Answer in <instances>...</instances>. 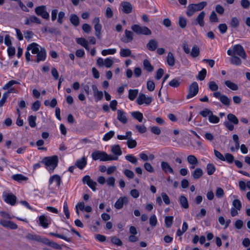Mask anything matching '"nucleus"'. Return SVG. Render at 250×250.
<instances>
[{
  "mask_svg": "<svg viewBox=\"0 0 250 250\" xmlns=\"http://www.w3.org/2000/svg\"><path fill=\"white\" fill-rule=\"evenodd\" d=\"M200 54V49L198 46L196 45H194L191 49V51L190 52V55L193 58H196L198 57Z\"/></svg>",
  "mask_w": 250,
  "mask_h": 250,
  "instance_id": "39",
  "label": "nucleus"
},
{
  "mask_svg": "<svg viewBox=\"0 0 250 250\" xmlns=\"http://www.w3.org/2000/svg\"><path fill=\"white\" fill-rule=\"evenodd\" d=\"M28 51L31 50L33 54H37L40 50L39 48V45L36 42H33L29 44L27 47Z\"/></svg>",
  "mask_w": 250,
  "mask_h": 250,
  "instance_id": "21",
  "label": "nucleus"
},
{
  "mask_svg": "<svg viewBox=\"0 0 250 250\" xmlns=\"http://www.w3.org/2000/svg\"><path fill=\"white\" fill-rule=\"evenodd\" d=\"M175 58L173 55V54L169 52L167 56V62L168 65L170 66H173L175 64Z\"/></svg>",
  "mask_w": 250,
  "mask_h": 250,
  "instance_id": "32",
  "label": "nucleus"
},
{
  "mask_svg": "<svg viewBox=\"0 0 250 250\" xmlns=\"http://www.w3.org/2000/svg\"><path fill=\"white\" fill-rule=\"evenodd\" d=\"M179 202L181 206L184 208H188V204L187 199L184 195H181L179 197Z\"/></svg>",
  "mask_w": 250,
  "mask_h": 250,
  "instance_id": "35",
  "label": "nucleus"
},
{
  "mask_svg": "<svg viewBox=\"0 0 250 250\" xmlns=\"http://www.w3.org/2000/svg\"><path fill=\"white\" fill-rule=\"evenodd\" d=\"M26 238L30 241H35L43 243L45 237H42L40 235L28 233L26 235Z\"/></svg>",
  "mask_w": 250,
  "mask_h": 250,
  "instance_id": "16",
  "label": "nucleus"
},
{
  "mask_svg": "<svg viewBox=\"0 0 250 250\" xmlns=\"http://www.w3.org/2000/svg\"><path fill=\"white\" fill-rule=\"evenodd\" d=\"M149 224L151 226L155 227L157 223L156 217L155 215H152L150 216L149 219Z\"/></svg>",
  "mask_w": 250,
  "mask_h": 250,
  "instance_id": "60",
  "label": "nucleus"
},
{
  "mask_svg": "<svg viewBox=\"0 0 250 250\" xmlns=\"http://www.w3.org/2000/svg\"><path fill=\"white\" fill-rule=\"evenodd\" d=\"M117 119L124 124L127 123V119L125 116V113L122 110L119 109L117 110Z\"/></svg>",
  "mask_w": 250,
  "mask_h": 250,
  "instance_id": "20",
  "label": "nucleus"
},
{
  "mask_svg": "<svg viewBox=\"0 0 250 250\" xmlns=\"http://www.w3.org/2000/svg\"><path fill=\"white\" fill-rule=\"evenodd\" d=\"M233 50L235 54L239 56L243 59H246L247 55L242 45L240 44L234 45L233 46Z\"/></svg>",
  "mask_w": 250,
  "mask_h": 250,
  "instance_id": "10",
  "label": "nucleus"
},
{
  "mask_svg": "<svg viewBox=\"0 0 250 250\" xmlns=\"http://www.w3.org/2000/svg\"><path fill=\"white\" fill-rule=\"evenodd\" d=\"M131 51L128 48H122L120 54L122 57H127L131 56Z\"/></svg>",
  "mask_w": 250,
  "mask_h": 250,
  "instance_id": "42",
  "label": "nucleus"
},
{
  "mask_svg": "<svg viewBox=\"0 0 250 250\" xmlns=\"http://www.w3.org/2000/svg\"><path fill=\"white\" fill-rule=\"evenodd\" d=\"M173 217L171 216H166L165 218V225L167 228H169L172 224Z\"/></svg>",
  "mask_w": 250,
  "mask_h": 250,
  "instance_id": "50",
  "label": "nucleus"
},
{
  "mask_svg": "<svg viewBox=\"0 0 250 250\" xmlns=\"http://www.w3.org/2000/svg\"><path fill=\"white\" fill-rule=\"evenodd\" d=\"M230 25L233 28H237L239 25V21L236 17H233L230 21Z\"/></svg>",
  "mask_w": 250,
  "mask_h": 250,
  "instance_id": "53",
  "label": "nucleus"
},
{
  "mask_svg": "<svg viewBox=\"0 0 250 250\" xmlns=\"http://www.w3.org/2000/svg\"><path fill=\"white\" fill-rule=\"evenodd\" d=\"M53 182H56L57 186L59 187L61 182V177L57 174H55L51 176L49 180V185L52 184Z\"/></svg>",
  "mask_w": 250,
  "mask_h": 250,
  "instance_id": "22",
  "label": "nucleus"
},
{
  "mask_svg": "<svg viewBox=\"0 0 250 250\" xmlns=\"http://www.w3.org/2000/svg\"><path fill=\"white\" fill-rule=\"evenodd\" d=\"M111 152L117 155L116 157L122 155V151L120 146L119 145H113L111 146Z\"/></svg>",
  "mask_w": 250,
  "mask_h": 250,
  "instance_id": "31",
  "label": "nucleus"
},
{
  "mask_svg": "<svg viewBox=\"0 0 250 250\" xmlns=\"http://www.w3.org/2000/svg\"><path fill=\"white\" fill-rule=\"evenodd\" d=\"M0 224L4 228H9L11 229H16L18 228L17 225L11 221L0 219Z\"/></svg>",
  "mask_w": 250,
  "mask_h": 250,
  "instance_id": "11",
  "label": "nucleus"
},
{
  "mask_svg": "<svg viewBox=\"0 0 250 250\" xmlns=\"http://www.w3.org/2000/svg\"><path fill=\"white\" fill-rule=\"evenodd\" d=\"M206 1H202L197 4H190L188 6L186 14L188 16L191 17L196 11L202 10L207 5Z\"/></svg>",
  "mask_w": 250,
  "mask_h": 250,
  "instance_id": "3",
  "label": "nucleus"
},
{
  "mask_svg": "<svg viewBox=\"0 0 250 250\" xmlns=\"http://www.w3.org/2000/svg\"><path fill=\"white\" fill-rule=\"evenodd\" d=\"M91 156L93 160H100L102 161H108L117 160L118 157H114L108 155L106 152L100 151H95L91 154Z\"/></svg>",
  "mask_w": 250,
  "mask_h": 250,
  "instance_id": "2",
  "label": "nucleus"
},
{
  "mask_svg": "<svg viewBox=\"0 0 250 250\" xmlns=\"http://www.w3.org/2000/svg\"><path fill=\"white\" fill-rule=\"evenodd\" d=\"M14 90V88H10L7 92L3 94L2 97L0 100V107L3 105L6 102L7 99L9 97L10 93L13 92Z\"/></svg>",
  "mask_w": 250,
  "mask_h": 250,
  "instance_id": "24",
  "label": "nucleus"
},
{
  "mask_svg": "<svg viewBox=\"0 0 250 250\" xmlns=\"http://www.w3.org/2000/svg\"><path fill=\"white\" fill-rule=\"evenodd\" d=\"M95 30V36L99 39L101 38L102 25L100 23V19L98 17L95 18L92 21Z\"/></svg>",
  "mask_w": 250,
  "mask_h": 250,
  "instance_id": "9",
  "label": "nucleus"
},
{
  "mask_svg": "<svg viewBox=\"0 0 250 250\" xmlns=\"http://www.w3.org/2000/svg\"><path fill=\"white\" fill-rule=\"evenodd\" d=\"M161 167L162 169L165 173H169L171 174L174 173L173 168L171 167V166L167 162L165 161L162 162L161 163Z\"/></svg>",
  "mask_w": 250,
  "mask_h": 250,
  "instance_id": "18",
  "label": "nucleus"
},
{
  "mask_svg": "<svg viewBox=\"0 0 250 250\" xmlns=\"http://www.w3.org/2000/svg\"><path fill=\"white\" fill-rule=\"evenodd\" d=\"M43 244L49 246L50 247H51L56 249L60 250L62 249L61 246L58 244L53 241H50L49 239L46 238H44Z\"/></svg>",
  "mask_w": 250,
  "mask_h": 250,
  "instance_id": "26",
  "label": "nucleus"
},
{
  "mask_svg": "<svg viewBox=\"0 0 250 250\" xmlns=\"http://www.w3.org/2000/svg\"><path fill=\"white\" fill-rule=\"evenodd\" d=\"M208 120L209 122L213 124L218 123L219 121V118L212 114V112L209 116Z\"/></svg>",
  "mask_w": 250,
  "mask_h": 250,
  "instance_id": "56",
  "label": "nucleus"
},
{
  "mask_svg": "<svg viewBox=\"0 0 250 250\" xmlns=\"http://www.w3.org/2000/svg\"><path fill=\"white\" fill-rule=\"evenodd\" d=\"M205 12L204 11H202L196 18V21L201 27H203L205 25L204 19L205 17Z\"/></svg>",
  "mask_w": 250,
  "mask_h": 250,
  "instance_id": "28",
  "label": "nucleus"
},
{
  "mask_svg": "<svg viewBox=\"0 0 250 250\" xmlns=\"http://www.w3.org/2000/svg\"><path fill=\"white\" fill-rule=\"evenodd\" d=\"M34 23L41 24V21L39 18L34 15L30 16L29 17L26 18L25 20L24 24L25 25H29Z\"/></svg>",
  "mask_w": 250,
  "mask_h": 250,
  "instance_id": "14",
  "label": "nucleus"
},
{
  "mask_svg": "<svg viewBox=\"0 0 250 250\" xmlns=\"http://www.w3.org/2000/svg\"><path fill=\"white\" fill-rule=\"evenodd\" d=\"M59 162L58 157L56 155L45 157L42 161V163L44 164L46 168L50 173H52L54 169L57 167Z\"/></svg>",
  "mask_w": 250,
  "mask_h": 250,
  "instance_id": "1",
  "label": "nucleus"
},
{
  "mask_svg": "<svg viewBox=\"0 0 250 250\" xmlns=\"http://www.w3.org/2000/svg\"><path fill=\"white\" fill-rule=\"evenodd\" d=\"M152 101V98L146 97L144 94L141 93L137 99L136 102L138 105H142L145 104L147 105L150 104Z\"/></svg>",
  "mask_w": 250,
  "mask_h": 250,
  "instance_id": "8",
  "label": "nucleus"
},
{
  "mask_svg": "<svg viewBox=\"0 0 250 250\" xmlns=\"http://www.w3.org/2000/svg\"><path fill=\"white\" fill-rule=\"evenodd\" d=\"M87 164L86 158L83 157L80 159H78L75 163V166L80 169H83Z\"/></svg>",
  "mask_w": 250,
  "mask_h": 250,
  "instance_id": "23",
  "label": "nucleus"
},
{
  "mask_svg": "<svg viewBox=\"0 0 250 250\" xmlns=\"http://www.w3.org/2000/svg\"><path fill=\"white\" fill-rule=\"evenodd\" d=\"M215 167L212 164H208L207 165V172L208 175H211L215 171Z\"/></svg>",
  "mask_w": 250,
  "mask_h": 250,
  "instance_id": "44",
  "label": "nucleus"
},
{
  "mask_svg": "<svg viewBox=\"0 0 250 250\" xmlns=\"http://www.w3.org/2000/svg\"><path fill=\"white\" fill-rule=\"evenodd\" d=\"M128 202V200L126 197H121L115 202L114 207L116 209H119L123 207L124 204H127Z\"/></svg>",
  "mask_w": 250,
  "mask_h": 250,
  "instance_id": "12",
  "label": "nucleus"
},
{
  "mask_svg": "<svg viewBox=\"0 0 250 250\" xmlns=\"http://www.w3.org/2000/svg\"><path fill=\"white\" fill-rule=\"evenodd\" d=\"M225 161H227L229 164L232 163L234 161L233 156L230 153H226L224 156Z\"/></svg>",
  "mask_w": 250,
  "mask_h": 250,
  "instance_id": "63",
  "label": "nucleus"
},
{
  "mask_svg": "<svg viewBox=\"0 0 250 250\" xmlns=\"http://www.w3.org/2000/svg\"><path fill=\"white\" fill-rule=\"evenodd\" d=\"M121 4L123 7L122 10L124 13L129 14L131 12L132 7L129 2L126 1L122 2Z\"/></svg>",
  "mask_w": 250,
  "mask_h": 250,
  "instance_id": "19",
  "label": "nucleus"
},
{
  "mask_svg": "<svg viewBox=\"0 0 250 250\" xmlns=\"http://www.w3.org/2000/svg\"><path fill=\"white\" fill-rule=\"evenodd\" d=\"M203 175V170L199 167L196 168L192 173L193 178L197 180L201 178Z\"/></svg>",
  "mask_w": 250,
  "mask_h": 250,
  "instance_id": "25",
  "label": "nucleus"
},
{
  "mask_svg": "<svg viewBox=\"0 0 250 250\" xmlns=\"http://www.w3.org/2000/svg\"><path fill=\"white\" fill-rule=\"evenodd\" d=\"M144 69L148 72H152L153 70V66L150 64L149 61L145 59L143 61Z\"/></svg>",
  "mask_w": 250,
  "mask_h": 250,
  "instance_id": "34",
  "label": "nucleus"
},
{
  "mask_svg": "<svg viewBox=\"0 0 250 250\" xmlns=\"http://www.w3.org/2000/svg\"><path fill=\"white\" fill-rule=\"evenodd\" d=\"M111 241L113 244L117 246H122L123 244L122 241L116 236L111 237Z\"/></svg>",
  "mask_w": 250,
  "mask_h": 250,
  "instance_id": "61",
  "label": "nucleus"
},
{
  "mask_svg": "<svg viewBox=\"0 0 250 250\" xmlns=\"http://www.w3.org/2000/svg\"><path fill=\"white\" fill-rule=\"evenodd\" d=\"M207 75V70L205 68H203L199 72L197 76V79L200 81H203L205 79Z\"/></svg>",
  "mask_w": 250,
  "mask_h": 250,
  "instance_id": "49",
  "label": "nucleus"
},
{
  "mask_svg": "<svg viewBox=\"0 0 250 250\" xmlns=\"http://www.w3.org/2000/svg\"><path fill=\"white\" fill-rule=\"evenodd\" d=\"M199 91L198 84L197 82H193L188 88V93L186 96V98L188 99L194 97L197 95Z\"/></svg>",
  "mask_w": 250,
  "mask_h": 250,
  "instance_id": "5",
  "label": "nucleus"
},
{
  "mask_svg": "<svg viewBox=\"0 0 250 250\" xmlns=\"http://www.w3.org/2000/svg\"><path fill=\"white\" fill-rule=\"evenodd\" d=\"M19 83H20L17 81L11 80L2 87V89L3 90H8L10 88H11V87L12 86H13L14 84H19Z\"/></svg>",
  "mask_w": 250,
  "mask_h": 250,
  "instance_id": "43",
  "label": "nucleus"
},
{
  "mask_svg": "<svg viewBox=\"0 0 250 250\" xmlns=\"http://www.w3.org/2000/svg\"><path fill=\"white\" fill-rule=\"evenodd\" d=\"M40 224L44 228L48 227V219L44 215H41L39 218Z\"/></svg>",
  "mask_w": 250,
  "mask_h": 250,
  "instance_id": "33",
  "label": "nucleus"
},
{
  "mask_svg": "<svg viewBox=\"0 0 250 250\" xmlns=\"http://www.w3.org/2000/svg\"><path fill=\"white\" fill-rule=\"evenodd\" d=\"M225 84L232 90H237L238 89V85L230 81H226Z\"/></svg>",
  "mask_w": 250,
  "mask_h": 250,
  "instance_id": "40",
  "label": "nucleus"
},
{
  "mask_svg": "<svg viewBox=\"0 0 250 250\" xmlns=\"http://www.w3.org/2000/svg\"><path fill=\"white\" fill-rule=\"evenodd\" d=\"M116 52V49L115 48L104 49L102 50V54L103 56H106L108 54H114Z\"/></svg>",
  "mask_w": 250,
  "mask_h": 250,
  "instance_id": "58",
  "label": "nucleus"
},
{
  "mask_svg": "<svg viewBox=\"0 0 250 250\" xmlns=\"http://www.w3.org/2000/svg\"><path fill=\"white\" fill-rule=\"evenodd\" d=\"M157 42L155 40H150L146 44L147 49L152 51L155 50L157 48Z\"/></svg>",
  "mask_w": 250,
  "mask_h": 250,
  "instance_id": "27",
  "label": "nucleus"
},
{
  "mask_svg": "<svg viewBox=\"0 0 250 250\" xmlns=\"http://www.w3.org/2000/svg\"><path fill=\"white\" fill-rule=\"evenodd\" d=\"M209 19L211 22H217L219 21L217 15L214 11L211 13Z\"/></svg>",
  "mask_w": 250,
  "mask_h": 250,
  "instance_id": "57",
  "label": "nucleus"
},
{
  "mask_svg": "<svg viewBox=\"0 0 250 250\" xmlns=\"http://www.w3.org/2000/svg\"><path fill=\"white\" fill-rule=\"evenodd\" d=\"M187 21L186 19L183 17L180 16L179 17L178 24L182 28H184L186 27Z\"/></svg>",
  "mask_w": 250,
  "mask_h": 250,
  "instance_id": "47",
  "label": "nucleus"
},
{
  "mask_svg": "<svg viewBox=\"0 0 250 250\" xmlns=\"http://www.w3.org/2000/svg\"><path fill=\"white\" fill-rule=\"evenodd\" d=\"M230 62L232 64L238 66L240 65L242 63L241 60L236 56L231 57L230 58Z\"/></svg>",
  "mask_w": 250,
  "mask_h": 250,
  "instance_id": "38",
  "label": "nucleus"
},
{
  "mask_svg": "<svg viewBox=\"0 0 250 250\" xmlns=\"http://www.w3.org/2000/svg\"><path fill=\"white\" fill-rule=\"evenodd\" d=\"M232 206L234 208H237L238 210H240L242 208V205L241 201L237 199H234L232 202Z\"/></svg>",
  "mask_w": 250,
  "mask_h": 250,
  "instance_id": "54",
  "label": "nucleus"
},
{
  "mask_svg": "<svg viewBox=\"0 0 250 250\" xmlns=\"http://www.w3.org/2000/svg\"><path fill=\"white\" fill-rule=\"evenodd\" d=\"M49 234L52 235V236H54L58 237L59 238L63 239V240H65L67 242H70L71 241V238H68L67 237H66V236H65L64 235H63L59 234L58 233H54V232H50L49 233Z\"/></svg>",
  "mask_w": 250,
  "mask_h": 250,
  "instance_id": "51",
  "label": "nucleus"
},
{
  "mask_svg": "<svg viewBox=\"0 0 250 250\" xmlns=\"http://www.w3.org/2000/svg\"><path fill=\"white\" fill-rule=\"evenodd\" d=\"M70 22L74 26H77L80 23V19L76 14H71L69 18Z\"/></svg>",
  "mask_w": 250,
  "mask_h": 250,
  "instance_id": "30",
  "label": "nucleus"
},
{
  "mask_svg": "<svg viewBox=\"0 0 250 250\" xmlns=\"http://www.w3.org/2000/svg\"><path fill=\"white\" fill-rule=\"evenodd\" d=\"M232 139H233V142L235 143V149H236V150H237L239 149V148L240 147L239 138H238V135L236 134L233 135Z\"/></svg>",
  "mask_w": 250,
  "mask_h": 250,
  "instance_id": "62",
  "label": "nucleus"
},
{
  "mask_svg": "<svg viewBox=\"0 0 250 250\" xmlns=\"http://www.w3.org/2000/svg\"><path fill=\"white\" fill-rule=\"evenodd\" d=\"M208 86L209 90L211 91L217 92L218 89V86L214 81H210L208 83Z\"/></svg>",
  "mask_w": 250,
  "mask_h": 250,
  "instance_id": "45",
  "label": "nucleus"
},
{
  "mask_svg": "<svg viewBox=\"0 0 250 250\" xmlns=\"http://www.w3.org/2000/svg\"><path fill=\"white\" fill-rule=\"evenodd\" d=\"M228 120L231 122V123H233L234 125H237L238 124L239 121L236 116L233 114L229 113L227 116Z\"/></svg>",
  "mask_w": 250,
  "mask_h": 250,
  "instance_id": "41",
  "label": "nucleus"
},
{
  "mask_svg": "<svg viewBox=\"0 0 250 250\" xmlns=\"http://www.w3.org/2000/svg\"><path fill=\"white\" fill-rule=\"evenodd\" d=\"M36 62H39L41 61H44L46 57V51L44 47H41L40 50L36 54Z\"/></svg>",
  "mask_w": 250,
  "mask_h": 250,
  "instance_id": "13",
  "label": "nucleus"
},
{
  "mask_svg": "<svg viewBox=\"0 0 250 250\" xmlns=\"http://www.w3.org/2000/svg\"><path fill=\"white\" fill-rule=\"evenodd\" d=\"M180 84V83L177 79H174L169 83V85L173 87H177L179 86Z\"/></svg>",
  "mask_w": 250,
  "mask_h": 250,
  "instance_id": "64",
  "label": "nucleus"
},
{
  "mask_svg": "<svg viewBox=\"0 0 250 250\" xmlns=\"http://www.w3.org/2000/svg\"><path fill=\"white\" fill-rule=\"evenodd\" d=\"M144 167L145 169L150 173H153L154 171V169L151 165L147 162L145 163L144 164Z\"/></svg>",
  "mask_w": 250,
  "mask_h": 250,
  "instance_id": "55",
  "label": "nucleus"
},
{
  "mask_svg": "<svg viewBox=\"0 0 250 250\" xmlns=\"http://www.w3.org/2000/svg\"><path fill=\"white\" fill-rule=\"evenodd\" d=\"M35 13L42 18L48 20L49 19V14L46 11V7L45 5L37 6L35 9Z\"/></svg>",
  "mask_w": 250,
  "mask_h": 250,
  "instance_id": "6",
  "label": "nucleus"
},
{
  "mask_svg": "<svg viewBox=\"0 0 250 250\" xmlns=\"http://www.w3.org/2000/svg\"><path fill=\"white\" fill-rule=\"evenodd\" d=\"M138 94V89H129L128 91V98L131 101H133Z\"/></svg>",
  "mask_w": 250,
  "mask_h": 250,
  "instance_id": "37",
  "label": "nucleus"
},
{
  "mask_svg": "<svg viewBox=\"0 0 250 250\" xmlns=\"http://www.w3.org/2000/svg\"><path fill=\"white\" fill-rule=\"evenodd\" d=\"M12 179L16 181H26L27 178L22 174H15L12 176Z\"/></svg>",
  "mask_w": 250,
  "mask_h": 250,
  "instance_id": "48",
  "label": "nucleus"
},
{
  "mask_svg": "<svg viewBox=\"0 0 250 250\" xmlns=\"http://www.w3.org/2000/svg\"><path fill=\"white\" fill-rule=\"evenodd\" d=\"M213 96L219 99L221 103L226 106H229L231 103V100L227 96L222 95L219 91L215 92L213 94Z\"/></svg>",
  "mask_w": 250,
  "mask_h": 250,
  "instance_id": "7",
  "label": "nucleus"
},
{
  "mask_svg": "<svg viewBox=\"0 0 250 250\" xmlns=\"http://www.w3.org/2000/svg\"><path fill=\"white\" fill-rule=\"evenodd\" d=\"M4 200L11 205H14L16 202L17 198L12 194H7L3 195Z\"/></svg>",
  "mask_w": 250,
  "mask_h": 250,
  "instance_id": "17",
  "label": "nucleus"
},
{
  "mask_svg": "<svg viewBox=\"0 0 250 250\" xmlns=\"http://www.w3.org/2000/svg\"><path fill=\"white\" fill-rule=\"evenodd\" d=\"M187 161L190 165H198V164L197 158L193 155H190L187 157Z\"/></svg>",
  "mask_w": 250,
  "mask_h": 250,
  "instance_id": "36",
  "label": "nucleus"
},
{
  "mask_svg": "<svg viewBox=\"0 0 250 250\" xmlns=\"http://www.w3.org/2000/svg\"><path fill=\"white\" fill-rule=\"evenodd\" d=\"M131 29L137 35L149 36L152 34L151 31L148 27L139 24H133Z\"/></svg>",
  "mask_w": 250,
  "mask_h": 250,
  "instance_id": "4",
  "label": "nucleus"
},
{
  "mask_svg": "<svg viewBox=\"0 0 250 250\" xmlns=\"http://www.w3.org/2000/svg\"><path fill=\"white\" fill-rule=\"evenodd\" d=\"M123 172L125 175L129 179H133L135 175L132 171L128 169H125Z\"/></svg>",
  "mask_w": 250,
  "mask_h": 250,
  "instance_id": "52",
  "label": "nucleus"
},
{
  "mask_svg": "<svg viewBox=\"0 0 250 250\" xmlns=\"http://www.w3.org/2000/svg\"><path fill=\"white\" fill-rule=\"evenodd\" d=\"M132 117L137 120L139 122L141 123L143 119V115L139 111H133L131 112Z\"/></svg>",
  "mask_w": 250,
  "mask_h": 250,
  "instance_id": "29",
  "label": "nucleus"
},
{
  "mask_svg": "<svg viewBox=\"0 0 250 250\" xmlns=\"http://www.w3.org/2000/svg\"><path fill=\"white\" fill-rule=\"evenodd\" d=\"M125 159L133 164L136 165L137 163V158L132 154L127 155L125 156Z\"/></svg>",
  "mask_w": 250,
  "mask_h": 250,
  "instance_id": "46",
  "label": "nucleus"
},
{
  "mask_svg": "<svg viewBox=\"0 0 250 250\" xmlns=\"http://www.w3.org/2000/svg\"><path fill=\"white\" fill-rule=\"evenodd\" d=\"M127 145L129 148H133L137 146V142L135 140L132 139L127 140Z\"/></svg>",
  "mask_w": 250,
  "mask_h": 250,
  "instance_id": "59",
  "label": "nucleus"
},
{
  "mask_svg": "<svg viewBox=\"0 0 250 250\" xmlns=\"http://www.w3.org/2000/svg\"><path fill=\"white\" fill-rule=\"evenodd\" d=\"M133 40V32L125 29V38L121 39V41L125 43L131 42Z\"/></svg>",
  "mask_w": 250,
  "mask_h": 250,
  "instance_id": "15",
  "label": "nucleus"
}]
</instances>
